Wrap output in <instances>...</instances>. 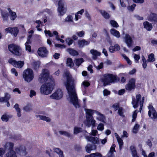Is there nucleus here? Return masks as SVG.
Returning <instances> with one entry per match:
<instances>
[{"mask_svg": "<svg viewBox=\"0 0 157 157\" xmlns=\"http://www.w3.org/2000/svg\"><path fill=\"white\" fill-rule=\"evenodd\" d=\"M86 112V125L90 127L92 125L93 127L95 126V121L92 115L95 113V110L91 109H85Z\"/></svg>", "mask_w": 157, "mask_h": 157, "instance_id": "nucleus-3", "label": "nucleus"}, {"mask_svg": "<svg viewBox=\"0 0 157 157\" xmlns=\"http://www.w3.org/2000/svg\"><path fill=\"white\" fill-rule=\"evenodd\" d=\"M33 68L35 70H37L39 67V63L37 62H34L33 63Z\"/></svg>", "mask_w": 157, "mask_h": 157, "instance_id": "nucleus-51", "label": "nucleus"}, {"mask_svg": "<svg viewBox=\"0 0 157 157\" xmlns=\"http://www.w3.org/2000/svg\"><path fill=\"white\" fill-rule=\"evenodd\" d=\"M15 151L18 154L21 156H25L27 153L26 148L23 146H21L16 148Z\"/></svg>", "mask_w": 157, "mask_h": 157, "instance_id": "nucleus-15", "label": "nucleus"}, {"mask_svg": "<svg viewBox=\"0 0 157 157\" xmlns=\"http://www.w3.org/2000/svg\"><path fill=\"white\" fill-rule=\"evenodd\" d=\"M137 110H136L133 113L132 115V122H134L135 121L136 119V117L137 115Z\"/></svg>", "mask_w": 157, "mask_h": 157, "instance_id": "nucleus-56", "label": "nucleus"}, {"mask_svg": "<svg viewBox=\"0 0 157 157\" xmlns=\"http://www.w3.org/2000/svg\"><path fill=\"white\" fill-rule=\"evenodd\" d=\"M55 46L56 47L59 48H65L66 47L63 44L62 45L59 44H55Z\"/></svg>", "mask_w": 157, "mask_h": 157, "instance_id": "nucleus-60", "label": "nucleus"}, {"mask_svg": "<svg viewBox=\"0 0 157 157\" xmlns=\"http://www.w3.org/2000/svg\"><path fill=\"white\" fill-rule=\"evenodd\" d=\"M9 50L13 54L18 56H20L21 53L20 52V48L17 45L12 44L8 46Z\"/></svg>", "mask_w": 157, "mask_h": 157, "instance_id": "nucleus-9", "label": "nucleus"}, {"mask_svg": "<svg viewBox=\"0 0 157 157\" xmlns=\"http://www.w3.org/2000/svg\"><path fill=\"white\" fill-rule=\"evenodd\" d=\"M23 77L26 82H31L34 77V73L32 70L27 68L25 70L23 73Z\"/></svg>", "mask_w": 157, "mask_h": 157, "instance_id": "nucleus-5", "label": "nucleus"}, {"mask_svg": "<svg viewBox=\"0 0 157 157\" xmlns=\"http://www.w3.org/2000/svg\"><path fill=\"white\" fill-rule=\"evenodd\" d=\"M130 148L132 152V155H135V154L137 153V151L136 150V148L134 146H131Z\"/></svg>", "mask_w": 157, "mask_h": 157, "instance_id": "nucleus-46", "label": "nucleus"}, {"mask_svg": "<svg viewBox=\"0 0 157 157\" xmlns=\"http://www.w3.org/2000/svg\"><path fill=\"white\" fill-rule=\"evenodd\" d=\"M94 67L98 70L100 69L103 68V63H100L99 64L98 66H96L95 65Z\"/></svg>", "mask_w": 157, "mask_h": 157, "instance_id": "nucleus-57", "label": "nucleus"}, {"mask_svg": "<svg viewBox=\"0 0 157 157\" xmlns=\"http://www.w3.org/2000/svg\"><path fill=\"white\" fill-rule=\"evenodd\" d=\"M37 53L39 56L43 58L47 56L48 51L45 48L43 47L39 48Z\"/></svg>", "mask_w": 157, "mask_h": 157, "instance_id": "nucleus-16", "label": "nucleus"}, {"mask_svg": "<svg viewBox=\"0 0 157 157\" xmlns=\"http://www.w3.org/2000/svg\"><path fill=\"white\" fill-rule=\"evenodd\" d=\"M124 42L126 44L128 48L131 47L133 44V40L131 36L127 34L125 35L124 38Z\"/></svg>", "mask_w": 157, "mask_h": 157, "instance_id": "nucleus-13", "label": "nucleus"}, {"mask_svg": "<svg viewBox=\"0 0 157 157\" xmlns=\"http://www.w3.org/2000/svg\"><path fill=\"white\" fill-rule=\"evenodd\" d=\"M85 138L88 141L94 144H98L99 142V139L96 137L86 136Z\"/></svg>", "mask_w": 157, "mask_h": 157, "instance_id": "nucleus-19", "label": "nucleus"}, {"mask_svg": "<svg viewBox=\"0 0 157 157\" xmlns=\"http://www.w3.org/2000/svg\"><path fill=\"white\" fill-rule=\"evenodd\" d=\"M36 117L37 118H39L40 120L44 121L47 122H50L51 121V119L48 117H46L45 116L36 115Z\"/></svg>", "mask_w": 157, "mask_h": 157, "instance_id": "nucleus-25", "label": "nucleus"}, {"mask_svg": "<svg viewBox=\"0 0 157 157\" xmlns=\"http://www.w3.org/2000/svg\"><path fill=\"white\" fill-rule=\"evenodd\" d=\"M10 94L8 93H6L4 97L0 98V102H7L10 99Z\"/></svg>", "mask_w": 157, "mask_h": 157, "instance_id": "nucleus-24", "label": "nucleus"}, {"mask_svg": "<svg viewBox=\"0 0 157 157\" xmlns=\"http://www.w3.org/2000/svg\"><path fill=\"white\" fill-rule=\"evenodd\" d=\"M119 146V149L121 150L123 145V140L120 138L117 140Z\"/></svg>", "mask_w": 157, "mask_h": 157, "instance_id": "nucleus-43", "label": "nucleus"}, {"mask_svg": "<svg viewBox=\"0 0 157 157\" xmlns=\"http://www.w3.org/2000/svg\"><path fill=\"white\" fill-rule=\"evenodd\" d=\"M143 25L144 28L148 31H150L152 28V24L147 21L144 22Z\"/></svg>", "mask_w": 157, "mask_h": 157, "instance_id": "nucleus-26", "label": "nucleus"}, {"mask_svg": "<svg viewBox=\"0 0 157 157\" xmlns=\"http://www.w3.org/2000/svg\"><path fill=\"white\" fill-rule=\"evenodd\" d=\"M0 12L2 18L4 21H6L8 19L9 16V13L6 10H0Z\"/></svg>", "mask_w": 157, "mask_h": 157, "instance_id": "nucleus-21", "label": "nucleus"}, {"mask_svg": "<svg viewBox=\"0 0 157 157\" xmlns=\"http://www.w3.org/2000/svg\"><path fill=\"white\" fill-rule=\"evenodd\" d=\"M8 62L14 67L19 68H21L24 64V61H17L12 58L9 59Z\"/></svg>", "mask_w": 157, "mask_h": 157, "instance_id": "nucleus-12", "label": "nucleus"}, {"mask_svg": "<svg viewBox=\"0 0 157 157\" xmlns=\"http://www.w3.org/2000/svg\"><path fill=\"white\" fill-rule=\"evenodd\" d=\"M90 41H86L85 39H82L81 40H79L78 41V44L79 47L82 48L85 45H88L90 43Z\"/></svg>", "mask_w": 157, "mask_h": 157, "instance_id": "nucleus-18", "label": "nucleus"}, {"mask_svg": "<svg viewBox=\"0 0 157 157\" xmlns=\"http://www.w3.org/2000/svg\"><path fill=\"white\" fill-rule=\"evenodd\" d=\"M6 31L13 34L15 36H16L18 32V29L17 27L11 28L9 27L5 29Z\"/></svg>", "mask_w": 157, "mask_h": 157, "instance_id": "nucleus-17", "label": "nucleus"}, {"mask_svg": "<svg viewBox=\"0 0 157 157\" xmlns=\"http://www.w3.org/2000/svg\"><path fill=\"white\" fill-rule=\"evenodd\" d=\"M90 52L93 55L92 58L94 60H96L97 57L101 55V53L94 49H91Z\"/></svg>", "mask_w": 157, "mask_h": 157, "instance_id": "nucleus-20", "label": "nucleus"}, {"mask_svg": "<svg viewBox=\"0 0 157 157\" xmlns=\"http://www.w3.org/2000/svg\"><path fill=\"white\" fill-rule=\"evenodd\" d=\"M13 108L15 109L16 110L18 117H20L21 116V109L19 107L18 104H16L14 105Z\"/></svg>", "mask_w": 157, "mask_h": 157, "instance_id": "nucleus-35", "label": "nucleus"}, {"mask_svg": "<svg viewBox=\"0 0 157 157\" xmlns=\"http://www.w3.org/2000/svg\"><path fill=\"white\" fill-rule=\"evenodd\" d=\"M114 47L115 51H118L120 49V46L117 44H115Z\"/></svg>", "mask_w": 157, "mask_h": 157, "instance_id": "nucleus-64", "label": "nucleus"}, {"mask_svg": "<svg viewBox=\"0 0 157 157\" xmlns=\"http://www.w3.org/2000/svg\"><path fill=\"white\" fill-rule=\"evenodd\" d=\"M111 33L117 38H119L120 36V35L119 32L116 30L112 29L110 30Z\"/></svg>", "mask_w": 157, "mask_h": 157, "instance_id": "nucleus-32", "label": "nucleus"}, {"mask_svg": "<svg viewBox=\"0 0 157 157\" xmlns=\"http://www.w3.org/2000/svg\"><path fill=\"white\" fill-rule=\"evenodd\" d=\"M155 59L154 57V55L153 53H151L148 56V59L147 61L148 62H153L155 61Z\"/></svg>", "mask_w": 157, "mask_h": 157, "instance_id": "nucleus-37", "label": "nucleus"}, {"mask_svg": "<svg viewBox=\"0 0 157 157\" xmlns=\"http://www.w3.org/2000/svg\"><path fill=\"white\" fill-rule=\"evenodd\" d=\"M67 51L70 54L73 56H76L78 54V52L75 50L71 48H68L67 49Z\"/></svg>", "mask_w": 157, "mask_h": 157, "instance_id": "nucleus-36", "label": "nucleus"}, {"mask_svg": "<svg viewBox=\"0 0 157 157\" xmlns=\"http://www.w3.org/2000/svg\"><path fill=\"white\" fill-rule=\"evenodd\" d=\"M67 65L71 67L74 66V64L73 62L72 59L71 58H68L67 60Z\"/></svg>", "mask_w": 157, "mask_h": 157, "instance_id": "nucleus-34", "label": "nucleus"}, {"mask_svg": "<svg viewBox=\"0 0 157 157\" xmlns=\"http://www.w3.org/2000/svg\"><path fill=\"white\" fill-rule=\"evenodd\" d=\"M136 6V5L135 4H133L132 5L129 6L127 7L128 10L129 11H133Z\"/></svg>", "mask_w": 157, "mask_h": 157, "instance_id": "nucleus-53", "label": "nucleus"}, {"mask_svg": "<svg viewBox=\"0 0 157 157\" xmlns=\"http://www.w3.org/2000/svg\"><path fill=\"white\" fill-rule=\"evenodd\" d=\"M50 82H47L44 84L42 85L40 88L41 94L44 95H48L51 93L55 85L53 80L49 79Z\"/></svg>", "mask_w": 157, "mask_h": 157, "instance_id": "nucleus-2", "label": "nucleus"}, {"mask_svg": "<svg viewBox=\"0 0 157 157\" xmlns=\"http://www.w3.org/2000/svg\"><path fill=\"white\" fill-rule=\"evenodd\" d=\"M97 129L98 130L102 131L104 129V125L102 123H100L98 124L97 127Z\"/></svg>", "mask_w": 157, "mask_h": 157, "instance_id": "nucleus-54", "label": "nucleus"}, {"mask_svg": "<svg viewBox=\"0 0 157 157\" xmlns=\"http://www.w3.org/2000/svg\"><path fill=\"white\" fill-rule=\"evenodd\" d=\"M110 23L111 25L114 28H117L119 26L117 22L114 20H110Z\"/></svg>", "mask_w": 157, "mask_h": 157, "instance_id": "nucleus-38", "label": "nucleus"}, {"mask_svg": "<svg viewBox=\"0 0 157 157\" xmlns=\"http://www.w3.org/2000/svg\"><path fill=\"white\" fill-rule=\"evenodd\" d=\"M140 125L138 124H136L134 126L132 132L134 133H136L139 130Z\"/></svg>", "mask_w": 157, "mask_h": 157, "instance_id": "nucleus-42", "label": "nucleus"}, {"mask_svg": "<svg viewBox=\"0 0 157 157\" xmlns=\"http://www.w3.org/2000/svg\"><path fill=\"white\" fill-rule=\"evenodd\" d=\"M49 71L47 69H43L42 72L39 76L38 79V81L41 83L44 82H45L48 81L50 82V80H49ZM52 80L53 79L51 78Z\"/></svg>", "mask_w": 157, "mask_h": 157, "instance_id": "nucleus-7", "label": "nucleus"}, {"mask_svg": "<svg viewBox=\"0 0 157 157\" xmlns=\"http://www.w3.org/2000/svg\"><path fill=\"white\" fill-rule=\"evenodd\" d=\"M65 41L67 44L69 46L71 45L73 42V40L70 38H67Z\"/></svg>", "mask_w": 157, "mask_h": 157, "instance_id": "nucleus-48", "label": "nucleus"}, {"mask_svg": "<svg viewBox=\"0 0 157 157\" xmlns=\"http://www.w3.org/2000/svg\"><path fill=\"white\" fill-rule=\"evenodd\" d=\"M116 80V76L111 74H105L101 78L102 81L104 82V86L109 84L113 82Z\"/></svg>", "mask_w": 157, "mask_h": 157, "instance_id": "nucleus-6", "label": "nucleus"}, {"mask_svg": "<svg viewBox=\"0 0 157 157\" xmlns=\"http://www.w3.org/2000/svg\"><path fill=\"white\" fill-rule=\"evenodd\" d=\"M54 152L57 153L59 157H64L63 151L58 148H54Z\"/></svg>", "mask_w": 157, "mask_h": 157, "instance_id": "nucleus-30", "label": "nucleus"}, {"mask_svg": "<svg viewBox=\"0 0 157 157\" xmlns=\"http://www.w3.org/2000/svg\"><path fill=\"white\" fill-rule=\"evenodd\" d=\"M64 74L67 78L65 85L69 95L70 102L72 103L76 108H79L80 106L76 91L74 80L69 71H66Z\"/></svg>", "mask_w": 157, "mask_h": 157, "instance_id": "nucleus-1", "label": "nucleus"}, {"mask_svg": "<svg viewBox=\"0 0 157 157\" xmlns=\"http://www.w3.org/2000/svg\"><path fill=\"white\" fill-rule=\"evenodd\" d=\"M112 107L114 109L115 111L118 109L120 108L119 105L118 103L114 104L112 106Z\"/></svg>", "mask_w": 157, "mask_h": 157, "instance_id": "nucleus-55", "label": "nucleus"}, {"mask_svg": "<svg viewBox=\"0 0 157 157\" xmlns=\"http://www.w3.org/2000/svg\"><path fill=\"white\" fill-rule=\"evenodd\" d=\"M119 146V149L121 150L123 145V140L120 138L117 140Z\"/></svg>", "mask_w": 157, "mask_h": 157, "instance_id": "nucleus-44", "label": "nucleus"}, {"mask_svg": "<svg viewBox=\"0 0 157 157\" xmlns=\"http://www.w3.org/2000/svg\"><path fill=\"white\" fill-rule=\"evenodd\" d=\"M12 117L11 115H8L6 113L2 116L1 119L2 121L7 122L8 121L9 119L11 118Z\"/></svg>", "mask_w": 157, "mask_h": 157, "instance_id": "nucleus-28", "label": "nucleus"}, {"mask_svg": "<svg viewBox=\"0 0 157 157\" xmlns=\"http://www.w3.org/2000/svg\"><path fill=\"white\" fill-rule=\"evenodd\" d=\"M118 113L121 116L124 117V112L123 111V109L122 107H120L118 109Z\"/></svg>", "mask_w": 157, "mask_h": 157, "instance_id": "nucleus-50", "label": "nucleus"}, {"mask_svg": "<svg viewBox=\"0 0 157 157\" xmlns=\"http://www.w3.org/2000/svg\"><path fill=\"white\" fill-rule=\"evenodd\" d=\"M136 99L134 97H132V104L133 105V107L136 109L138 107V104L139 103L140 106V111L141 112L144 102V97H143L142 101H141V96L140 94H139L136 95Z\"/></svg>", "mask_w": 157, "mask_h": 157, "instance_id": "nucleus-4", "label": "nucleus"}, {"mask_svg": "<svg viewBox=\"0 0 157 157\" xmlns=\"http://www.w3.org/2000/svg\"><path fill=\"white\" fill-rule=\"evenodd\" d=\"M95 113L99 116V117L97 118L99 120L104 123L105 122V118L103 114L96 110H95Z\"/></svg>", "mask_w": 157, "mask_h": 157, "instance_id": "nucleus-23", "label": "nucleus"}, {"mask_svg": "<svg viewBox=\"0 0 157 157\" xmlns=\"http://www.w3.org/2000/svg\"><path fill=\"white\" fill-rule=\"evenodd\" d=\"M5 157H17L16 152L13 151H10L5 155Z\"/></svg>", "mask_w": 157, "mask_h": 157, "instance_id": "nucleus-31", "label": "nucleus"}, {"mask_svg": "<svg viewBox=\"0 0 157 157\" xmlns=\"http://www.w3.org/2000/svg\"><path fill=\"white\" fill-rule=\"evenodd\" d=\"M67 7L65 2L63 0H59L58 2V11L59 13V15L62 16L67 11Z\"/></svg>", "mask_w": 157, "mask_h": 157, "instance_id": "nucleus-8", "label": "nucleus"}, {"mask_svg": "<svg viewBox=\"0 0 157 157\" xmlns=\"http://www.w3.org/2000/svg\"><path fill=\"white\" fill-rule=\"evenodd\" d=\"M136 79L133 78L130 79L128 83L125 85V89L128 91L134 90L136 88Z\"/></svg>", "mask_w": 157, "mask_h": 157, "instance_id": "nucleus-10", "label": "nucleus"}, {"mask_svg": "<svg viewBox=\"0 0 157 157\" xmlns=\"http://www.w3.org/2000/svg\"><path fill=\"white\" fill-rule=\"evenodd\" d=\"M10 19L11 20H14L17 17V15L16 13L13 11L10 13Z\"/></svg>", "mask_w": 157, "mask_h": 157, "instance_id": "nucleus-45", "label": "nucleus"}, {"mask_svg": "<svg viewBox=\"0 0 157 157\" xmlns=\"http://www.w3.org/2000/svg\"><path fill=\"white\" fill-rule=\"evenodd\" d=\"M85 148L86 152L88 153H90L91 151L93 150L92 145L90 144H88L85 147Z\"/></svg>", "mask_w": 157, "mask_h": 157, "instance_id": "nucleus-41", "label": "nucleus"}, {"mask_svg": "<svg viewBox=\"0 0 157 157\" xmlns=\"http://www.w3.org/2000/svg\"><path fill=\"white\" fill-rule=\"evenodd\" d=\"M65 22H72L73 21V17L71 15L68 16L65 19Z\"/></svg>", "mask_w": 157, "mask_h": 157, "instance_id": "nucleus-49", "label": "nucleus"}, {"mask_svg": "<svg viewBox=\"0 0 157 157\" xmlns=\"http://www.w3.org/2000/svg\"><path fill=\"white\" fill-rule=\"evenodd\" d=\"M44 32L46 35L47 34H48V36L50 37H52L53 36V34L51 33V31L50 30L48 31L45 30Z\"/></svg>", "mask_w": 157, "mask_h": 157, "instance_id": "nucleus-58", "label": "nucleus"}, {"mask_svg": "<svg viewBox=\"0 0 157 157\" xmlns=\"http://www.w3.org/2000/svg\"><path fill=\"white\" fill-rule=\"evenodd\" d=\"M82 131V128H80L77 127H75L74 128V134H77L80 132Z\"/></svg>", "mask_w": 157, "mask_h": 157, "instance_id": "nucleus-47", "label": "nucleus"}, {"mask_svg": "<svg viewBox=\"0 0 157 157\" xmlns=\"http://www.w3.org/2000/svg\"><path fill=\"white\" fill-rule=\"evenodd\" d=\"M148 20L152 22H157V14L153 13H151L148 17Z\"/></svg>", "mask_w": 157, "mask_h": 157, "instance_id": "nucleus-22", "label": "nucleus"}, {"mask_svg": "<svg viewBox=\"0 0 157 157\" xmlns=\"http://www.w3.org/2000/svg\"><path fill=\"white\" fill-rule=\"evenodd\" d=\"M149 110L148 111V116L151 118H156L157 117V114L156 111L153 106L151 105H149L148 106Z\"/></svg>", "mask_w": 157, "mask_h": 157, "instance_id": "nucleus-14", "label": "nucleus"}, {"mask_svg": "<svg viewBox=\"0 0 157 157\" xmlns=\"http://www.w3.org/2000/svg\"><path fill=\"white\" fill-rule=\"evenodd\" d=\"M5 152V150L2 148H0V156L2 157Z\"/></svg>", "mask_w": 157, "mask_h": 157, "instance_id": "nucleus-59", "label": "nucleus"}, {"mask_svg": "<svg viewBox=\"0 0 157 157\" xmlns=\"http://www.w3.org/2000/svg\"><path fill=\"white\" fill-rule=\"evenodd\" d=\"M11 72L12 73L14 74L16 76H17L18 75V73L15 68H13L11 70Z\"/></svg>", "mask_w": 157, "mask_h": 157, "instance_id": "nucleus-62", "label": "nucleus"}, {"mask_svg": "<svg viewBox=\"0 0 157 157\" xmlns=\"http://www.w3.org/2000/svg\"><path fill=\"white\" fill-rule=\"evenodd\" d=\"M99 12L100 13L102 16L105 19H109L110 17L109 13L104 10H100Z\"/></svg>", "mask_w": 157, "mask_h": 157, "instance_id": "nucleus-29", "label": "nucleus"}, {"mask_svg": "<svg viewBox=\"0 0 157 157\" xmlns=\"http://www.w3.org/2000/svg\"><path fill=\"white\" fill-rule=\"evenodd\" d=\"M83 62L84 60L82 58L76 59L74 60L75 63L78 67Z\"/></svg>", "mask_w": 157, "mask_h": 157, "instance_id": "nucleus-33", "label": "nucleus"}, {"mask_svg": "<svg viewBox=\"0 0 157 157\" xmlns=\"http://www.w3.org/2000/svg\"><path fill=\"white\" fill-rule=\"evenodd\" d=\"M85 34V32L83 31H82L80 32H77L76 33V34L79 37H82L84 36Z\"/></svg>", "mask_w": 157, "mask_h": 157, "instance_id": "nucleus-52", "label": "nucleus"}, {"mask_svg": "<svg viewBox=\"0 0 157 157\" xmlns=\"http://www.w3.org/2000/svg\"><path fill=\"white\" fill-rule=\"evenodd\" d=\"M32 105L30 104H28L23 108V109L26 112H29L32 109Z\"/></svg>", "mask_w": 157, "mask_h": 157, "instance_id": "nucleus-39", "label": "nucleus"}, {"mask_svg": "<svg viewBox=\"0 0 157 157\" xmlns=\"http://www.w3.org/2000/svg\"><path fill=\"white\" fill-rule=\"evenodd\" d=\"M63 93L60 89H58L54 93L50 95V98L52 99L59 100L63 97Z\"/></svg>", "mask_w": 157, "mask_h": 157, "instance_id": "nucleus-11", "label": "nucleus"}, {"mask_svg": "<svg viewBox=\"0 0 157 157\" xmlns=\"http://www.w3.org/2000/svg\"><path fill=\"white\" fill-rule=\"evenodd\" d=\"M134 58L138 62L139 60L140 59V57L139 55L135 54H134Z\"/></svg>", "mask_w": 157, "mask_h": 157, "instance_id": "nucleus-61", "label": "nucleus"}, {"mask_svg": "<svg viewBox=\"0 0 157 157\" xmlns=\"http://www.w3.org/2000/svg\"><path fill=\"white\" fill-rule=\"evenodd\" d=\"M59 132L60 135H63L67 137H70L71 136L69 133L65 131H59Z\"/></svg>", "mask_w": 157, "mask_h": 157, "instance_id": "nucleus-40", "label": "nucleus"}, {"mask_svg": "<svg viewBox=\"0 0 157 157\" xmlns=\"http://www.w3.org/2000/svg\"><path fill=\"white\" fill-rule=\"evenodd\" d=\"M14 146V144L12 143L8 142L4 146L6 150H10V151H13L12 150Z\"/></svg>", "mask_w": 157, "mask_h": 157, "instance_id": "nucleus-27", "label": "nucleus"}, {"mask_svg": "<svg viewBox=\"0 0 157 157\" xmlns=\"http://www.w3.org/2000/svg\"><path fill=\"white\" fill-rule=\"evenodd\" d=\"M36 94V92L34 90H31L30 91V97L31 98H32L33 96L35 95Z\"/></svg>", "mask_w": 157, "mask_h": 157, "instance_id": "nucleus-63", "label": "nucleus"}]
</instances>
